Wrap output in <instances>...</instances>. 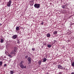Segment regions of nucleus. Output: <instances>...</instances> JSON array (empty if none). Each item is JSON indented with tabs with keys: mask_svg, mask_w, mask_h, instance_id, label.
<instances>
[{
	"mask_svg": "<svg viewBox=\"0 0 74 74\" xmlns=\"http://www.w3.org/2000/svg\"><path fill=\"white\" fill-rule=\"evenodd\" d=\"M18 44H19V42L18 41L17 42Z\"/></svg>",
	"mask_w": 74,
	"mask_h": 74,
	"instance_id": "obj_27",
	"label": "nucleus"
},
{
	"mask_svg": "<svg viewBox=\"0 0 74 74\" xmlns=\"http://www.w3.org/2000/svg\"><path fill=\"white\" fill-rule=\"evenodd\" d=\"M58 67L59 69H61L62 70L63 69V67L60 65H58Z\"/></svg>",
	"mask_w": 74,
	"mask_h": 74,
	"instance_id": "obj_6",
	"label": "nucleus"
},
{
	"mask_svg": "<svg viewBox=\"0 0 74 74\" xmlns=\"http://www.w3.org/2000/svg\"><path fill=\"white\" fill-rule=\"evenodd\" d=\"M5 53L6 55L7 54V53H6L5 52Z\"/></svg>",
	"mask_w": 74,
	"mask_h": 74,
	"instance_id": "obj_30",
	"label": "nucleus"
},
{
	"mask_svg": "<svg viewBox=\"0 0 74 74\" xmlns=\"http://www.w3.org/2000/svg\"><path fill=\"white\" fill-rule=\"evenodd\" d=\"M10 74H13L14 73V71H10Z\"/></svg>",
	"mask_w": 74,
	"mask_h": 74,
	"instance_id": "obj_15",
	"label": "nucleus"
},
{
	"mask_svg": "<svg viewBox=\"0 0 74 74\" xmlns=\"http://www.w3.org/2000/svg\"><path fill=\"white\" fill-rule=\"evenodd\" d=\"M58 32L57 31H55L53 32V34H57Z\"/></svg>",
	"mask_w": 74,
	"mask_h": 74,
	"instance_id": "obj_11",
	"label": "nucleus"
},
{
	"mask_svg": "<svg viewBox=\"0 0 74 74\" xmlns=\"http://www.w3.org/2000/svg\"><path fill=\"white\" fill-rule=\"evenodd\" d=\"M62 8H66V5H63L62 6Z\"/></svg>",
	"mask_w": 74,
	"mask_h": 74,
	"instance_id": "obj_13",
	"label": "nucleus"
},
{
	"mask_svg": "<svg viewBox=\"0 0 74 74\" xmlns=\"http://www.w3.org/2000/svg\"><path fill=\"white\" fill-rule=\"evenodd\" d=\"M46 60H47V59L45 58H44L42 62H46Z\"/></svg>",
	"mask_w": 74,
	"mask_h": 74,
	"instance_id": "obj_10",
	"label": "nucleus"
},
{
	"mask_svg": "<svg viewBox=\"0 0 74 74\" xmlns=\"http://www.w3.org/2000/svg\"><path fill=\"white\" fill-rule=\"evenodd\" d=\"M24 62L23 61H21L20 63L18 64V66H20V67L21 69H26V66L23 65V63Z\"/></svg>",
	"mask_w": 74,
	"mask_h": 74,
	"instance_id": "obj_1",
	"label": "nucleus"
},
{
	"mask_svg": "<svg viewBox=\"0 0 74 74\" xmlns=\"http://www.w3.org/2000/svg\"><path fill=\"white\" fill-rule=\"evenodd\" d=\"M40 4L35 3L34 5V7L36 8H40Z\"/></svg>",
	"mask_w": 74,
	"mask_h": 74,
	"instance_id": "obj_3",
	"label": "nucleus"
},
{
	"mask_svg": "<svg viewBox=\"0 0 74 74\" xmlns=\"http://www.w3.org/2000/svg\"><path fill=\"white\" fill-rule=\"evenodd\" d=\"M39 62V64H41V61H39L38 62Z\"/></svg>",
	"mask_w": 74,
	"mask_h": 74,
	"instance_id": "obj_19",
	"label": "nucleus"
},
{
	"mask_svg": "<svg viewBox=\"0 0 74 74\" xmlns=\"http://www.w3.org/2000/svg\"><path fill=\"white\" fill-rule=\"evenodd\" d=\"M47 37H49L51 36V34H50L48 33L46 35Z\"/></svg>",
	"mask_w": 74,
	"mask_h": 74,
	"instance_id": "obj_9",
	"label": "nucleus"
},
{
	"mask_svg": "<svg viewBox=\"0 0 74 74\" xmlns=\"http://www.w3.org/2000/svg\"><path fill=\"white\" fill-rule=\"evenodd\" d=\"M32 51H34V48H32Z\"/></svg>",
	"mask_w": 74,
	"mask_h": 74,
	"instance_id": "obj_24",
	"label": "nucleus"
},
{
	"mask_svg": "<svg viewBox=\"0 0 74 74\" xmlns=\"http://www.w3.org/2000/svg\"><path fill=\"white\" fill-rule=\"evenodd\" d=\"M3 42H4V41H3V39H1V43H3Z\"/></svg>",
	"mask_w": 74,
	"mask_h": 74,
	"instance_id": "obj_17",
	"label": "nucleus"
},
{
	"mask_svg": "<svg viewBox=\"0 0 74 74\" xmlns=\"http://www.w3.org/2000/svg\"><path fill=\"white\" fill-rule=\"evenodd\" d=\"M16 30L17 31H18L19 30V27H17L16 28Z\"/></svg>",
	"mask_w": 74,
	"mask_h": 74,
	"instance_id": "obj_12",
	"label": "nucleus"
},
{
	"mask_svg": "<svg viewBox=\"0 0 74 74\" xmlns=\"http://www.w3.org/2000/svg\"><path fill=\"white\" fill-rule=\"evenodd\" d=\"M58 74H62V72H60L59 73H58Z\"/></svg>",
	"mask_w": 74,
	"mask_h": 74,
	"instance_id": "obj_20",
	"label": "nucleus"
},
{
	"mask_svg": "<svg viewBox=\"0 0 74 74\" xmlns=\"http://www.w3.org/2000/svg\"><path fill=\"white\" fill-rule=\"evenodd\" d=\"M54 43H55V42H56V40H54Z\"/></svg>",
	"mask_w": 74,
	"mask_h": 74,
	"instance_id": "obj_25",
	"label": "nucleus"
},
{
	"mask_svg": "<svg viewBox=\"0 0 74 74\" xmlns=\"http://www.w3.org/2000/svg\"><path fill=\"white\" fill-rule=\"evenodd\" d=\"M43 24H44V22H43L42 21L41 22V25H43Z\"/></svg>",
	"mask_w": 74,
	"mask_h": 74,
	"instance_id": "obj_21",
	"label": "nucleus"
},
{
	"mask_svg": "<svg viewBox=\"0 0 74 74\" xmlns=\"http://www.w3.org/2000/svg\"><path fill=\"white\" fill-rule=\"evenodd\" d=\"M47 47L48 48H50V47H51V45L49 44L47 45Z\"/></svg>",
	"mask_w": 74,
	"mask_h": 74,
	"instance_id": "obj_14",
	"label": "nucleus"
},
{
	"mask_svg": "<svg viewBox=\"0 0 74 74\" xmlns=\"http://www.w3.org/2000/svg\"><path fill=\"white\" fill-rule=\"evenodd\" d=\"M71 74H74V72H72L71 73Z\"/></svg>",
	"mask_w": 74,
	"mask_h": 74,
	"instance_id": "obj_26",
	"label": "nucleus"
},
{
	"mask_svg": "<svg viewBox=\"0 0 74 74\" xmlns=\"http://www.w3.org/2000/svg\"><path fill=\"white\" fill-rule=\"evenodd\" d=\"M34 2V0H31L30 1V5H33V3Z\"/></svg>",
	"mask_w": 74,
	"mask_h": 74,
	"instance_id": "obj_7",
	"label": "nucleus"
},
{
	"mask_svg": "<svg viewBox=\"0 0 74 74\" xmlns=\"http://www.w3.org/2000/svg\"><path fill=\"white\" fill-rule=\"evenodd\" d=\"M7 66V64H5L3 66H4V67H5V66Z\"/></svg>",
	"mask_w": 74,
	"mask_h": 74,
	"instance_id": "obj_23",
	"label": "nucleus"
},
{
	"mask_svg": "<svg viewBox=\"0 0 74 74\" xmlns=\"http://www.w3.org/2000/svg\"><path fill=\"white\" fill-rule=\"evenodd\" d=\"M27 60L29 61V63H31V61H32V59H31V58L29 57L28 58Z\"/></svg>",
	"mask_w": 74,
	"mask_h": 74,
	"instance_id": "obj_8",
	"label": "nucleus"
},
{
	"mask_svg": "<svg viewBox=\"0 0 74 74\" xmlns=\"http://www.w3.org/2000/svg\"><path fill=\"white\" fill-rule=\"evenodd\" d=\"M2 64H3V62L0 61V66H1Z\"/></svg>",
	"mask_w": 74,
	"mask_h": 74,
	"instance_id": "obj_16",
	"label": "nucleus"
},
{
	"mask_svg": "<svg viewBox=\"0 0 74 74\" xmlns=\"http://www.w3.org/2000/svg\"><path fill=\"white\" fill-rule=\"evenodd\" d=\"M15 52H16V51H15V50H14H14L12 51L10 53V54H8V56H9V57H10V58H12V55H13V54L15 55V54H14Z\"/></svg>",
	"mask_w": 74,
	"mask_h": 74,
	"instance_id": "obj_2",
	"label": "nucleus"
},
{
	"mask_svg": "<svg viewBox=\"0 0 74 74\" xmlns=\"http://www.w3.org/2000/svg\"><path fill=\"white\" fill-rule=\"evenodd\" d=\"M4 58H6V56H4Z\"/></svg>",
	"mask_w": 74,
	"mask_h": 74,
	"instance_id": "obj_29",
	"label": "nucleus"
},
{
	"mask_svg": "<svg viewBox=\"0 0 74 74\" xmlns=\"http://www.w3.org/2000/svg\"><path fill=\"white\" fill-rule=\"evenodd\" d=\"M0 26L2 25V24L1 23H0Z\"/></svg>",
	"mask_w": 74,
	"mask_h": 74,
	"instance_id": "obj_28",
	"label": "nucleus"
},
{
	"mask_svg": "<svg viewBox=\"0 0 74 74\" xmlns=\"http://www.w3.org/2000/svg\"><path fill=\"white\" fill-rule=\"evenodd\" d=\"M12 2V1L11 0H10L8 2L7 5L8 6V7H10L11 6V3Z\"/></svg>",
	"mask_w": 74,
	"mask_h": 74,
	"instance_id": "obj_4",
	"label": "nucleus"
},
{
	"mask_svg": "<svg viewBox=\"0 0 74 74\" xmlns=\"http://www.w3.org/2000/svg\"><path fill=\"white\" fill-rule=\"evenodd\" d=\"M17 37H18V35H15L12 36V38L13 39H16V38H17Z\"/></svg>",
	"mask_w": 74,
	"mask_h": 74,
	"instance_id": "obj_5",
	"label": "nucleus"
},
{
	"mask_svg": "<svg viewBox=\"0 0 74 74\" xmlns=\"http://www.w3.org/2000/svg\"><path fill=\"white\" fill-rule=\"evenodd\" d=\"M27 57H28V56H26L25 57V59H27Z\"/></svg>",
	"mask_w": 74,
	"mask_h": 74,
	"instance_id": "obj_22",
	"label": "nucleus"
},
{
	"mask_svg": "<svg viewBox=\"0 0 74 74\" xmlns=\"http://www.w3.org/2000/svg\"><path fill=\"white\" fill-rule=\"evenodd\" d=\"M72 66H73V67H74V62H73L72 63Z\"/></svg>",
	"mask_w": 74,
	"mask_h": 74,
	"instance_id": "obj_18",
	"label": "nucleus"
}]
</instances>
